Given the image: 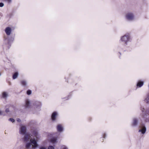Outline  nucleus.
<instances>
[{"instance_id": "f257e3e1", "label": "nucleus", "mask_w": 149, "mask_h": 149, "mask_svg": "<svg viewBox=\"0 0 149 149\" xmlns=\"http://www.w3.org/2000/svg\"><path fill=\"white\" fill-rule=\"evenodd\" d=\"M141 110L143 112V114L141 115L142 118L145 119L146 121H149V119L147 118V116L149 115V110H147L146 111L144 112V111L145 109L143 108H141Z\"/></svg>"}, {"instance_id": "f03ea898", "label": "nucleus", "mask_w": 149, "mask_h": 149, "mask_svg": "<svg viewBox=\"0 0 149 149\" xmlns=\"http://www.w3.org/2000/svg\"><path fill=\"white\" fill-rule=\"evenodd\" d=\"M121 40L127 44V42L130 40V36L129 35H124L121 37Z\"/></svg>"}, {"instance_id": "7ed1b4c3", "label": "nucleus", "mask_w": 149, "mask_h": 149, "mask_svg": "<svg viewBox=\"0 0 149 149\" xmlns=\"http://www.w3.org/2000/svg\"><path fill=\"white\" fill-rule=\"evenodd\" d=\"M126 18L129 20H132L133 19L134 16L132 13H128L126 15Z\"/></svg>"}, {"instance_id": "20e7f679", "label": "nucleus", "mask_w": 149, "mask_h": 149, "mask_svg": "<svg viewBox=\"0 0 149 149\" xmlns=\"http://www.w3.org/2000/svg\"><path fill=\"white\" fill-rule=\"evenodd\" d=\"M26 131V127L24 126H22L21 127L20 129V134H24Z\"/></svg>"}, {"instance_id": "39448f33", "label": "nucleus", "mask_w": 149, "mask_h": 149, "mask_svg": "<svg viewBox=\"0 0 149 149\" xmlns=\"http://www.w3.org/2000/svg\"><path fill=\"white\" fill-rule=\"evenodd\" d=\"M30 141L31 143L33 144L32 145L33 148H35L37 146V142L35 139H30Z\"/></svg>"}, {"instance_id": "423d86ee", "label": "nucleus", "mask_w": 149, "mask_h": 149, "mask_svg": "<svg viewBox=\"0 0 149 149\" xmlns=\"http://www.w3.org/2000/svg\"><path fill=\"white\" fill-rule=\"evenodd\" d=\"M57 115V113L56 112H54L52 113L51 116V118L52 120L54 121L56 120V117Z\"/></svg>"}, {"instance_id": "0eeeda50", "label": "nucleus", "mask_w": 149, "mask_h": 149, "mask_svg": "<svg viewBox=\"0 0 149 149\" xmlns=\"http://www.w3.org/2000/svg\"><path fill=\"white\" fill-rule=\"evenodd\" d=\"M5 31L7 35H10L11 31V29L10 27H7L5 29Z\"/></svg>"}, {"instance_id": "6e6552de", "label": "nucleus", "mask_w": 149, "mask_h": 149, "mask_svg": "<svg viewBox=\"0 0 149 149\" xmlns=\"http://www.w3.org/2000/svg\"><path fill=\"white\" fill-rule=\"evenodd\" d=\"M57 129L58 131L59 132H61L63 131V129L62 125L58 124L57 127Z\"/></svg>"}, {"instance_id": "1a4fd4ad", "label": "nucleus", "mask_w": 149, "mask_h": 149, "mask_svg": "<svg viewBox=\"0 0 149 149\" xmlns=\"http://www.w3.org/2000/svg\"><path fill=\"white\" fill-rule=\"evenodd\" d=\"M30 137V135L28 134H26L24 137V141H28Z\"/></svg>"}, {"instance_id": "9d476101", "label": "nucleus", "mask_w": 149, "mask_h": 149, "mask_svg": "<svg viewBox=\"0 0 149 149\" xmlns=\"http://www.w3.org/2000/svg\"><path fill=\"white\" fill-rule=\"evenodd\" d=\"M143 84V82L141 81H139L137 84V86L139 87H140L142 86Z\"/></svg>"}, {"instance_id": "9b49d317", "label": "nucleus", "mask_w": 149, "mask_h": 149, "mask_svg": "<svg viewBox=\"0 0 149 149\" xmlns=\"http://www.w3.org/2000/svg\"><path fill=\"white\" fill-rule=\"evenodd\" d=\"M137 120L136 118H134L133 120V122L132 123V125L133 126H136L137 125Z\"/></svg>"}, {"instance_id": "f8f14e48", "label": "nucleus", "mask_w": 149, "mask_h": 149, "mask_svg": "<svg viewBox=\"0 0 149 149\" xmlns=\"http://www.w3.org/2000/svg\"><path fill=\"white\" fill-rule=\"evenodd\" d=\"M146 128L145 127H143L141 129L139 130V132H141L143 134L145 133L146 131Z\"/></svg>"}, {"instance_id": "ddd939ff", "label": "nucleus", "mask_w": 149, "mask_h": 149, "mask_svg": "<svg viewBox=\"0 0 149 149\" xmlns=\"http://www.w3.org/2000/svg\"><path fill=\"white\" fill-rule=\"evenodd\" d=\"M33 135L34 136H35L36 137V138L38 139V132L36 131H34L33 132ZM32 136H33V135H31Z\"/></svg>"}, {"instance_id": "4468645a", "label": "nucleus", "mask_w": 149, "mask_h": 149, "mask_svg": "<svg viewBox=\"0 0 149 149\" xmlns=\"http://www.w3.org/2000/svg\"><path fill=\"white\" fill-rule=\"evenodd\" d=\"M56 140V138L55 137H54L50 139V142L52 143H54L57 142Z\"/></svg>"}, {"instance_id": "2eb2a0df", "label": "nucleus", "mask_w": 149, "mask_h": 149, "mask_svg": "<svg viewBox=\"0 0 149 149\" xmlns=\"http://www.w3.org/2000/svg\"><path fill=\"white\" fill-rule=\"evenodd\" d=\"M18 76V73L17 72H15L13 76V79H16Z\"/></svg>"}, {"instance_id": "dca6fc26", "label": "nucleus", "mask_w": 149, "mask_h": 149, "mask_svg": "<svg viewBox=\"0 0 149 149\" xmlns=\"http://www.w3.org/2000/svg\"><path fill=\"white\" fill-rule=\"evenodd\" d=\"M2 97L3 98H5L7 96V94L6 92H3L2 93Z\"/></svg>"}, {"instance_id": "f3484780", "label": "nucleus", "mask_w": 149, "mask_h": 149, "mask_svg": "<svg viewBox=\"0 0 149 149\" xmlns=\"http://www.w3.org/2000/svg\"><path fill=\"white\" fill-rule=\"evenodd\" d=\"M21 83L22 85L24 86H25L26 85V82L25 80H22L21 81Z\"/></svg>"}, {"instance_id": "a211bd4d", "label": "nucleus", "mask_w": 149, "mask_h": 149, "mask_svg": "<svg viewBox=\"0 0 149 149\" xmlns=\"http://www.w3.org/2000/svg\"><path fill=\"white\" fill-rule=\"evenodd\" d=\"M29 102L28 100H26V104L25 105V107H28L29 106Z\"/></svg>"}, {"instance_id": "6ab92c4d", "label": "nucleus", "mask_w": 149, "mask_h": 149, "mask_svg": "<svg viewBox=\"0 0 149 149\" xmlns=\"http://www.w3.org/2000/svg\"><path fill=\"white\" fill-rule=\"evenodd\" d=\"M31 146L30 143H27L26 145V148H29Z\"/></svg>"}, {"instance_id": "aec40b11", "label": "nucleus", "mask_w": 149, "mask_h": 149, "mask_svg": "<svg viewBox=\"0 0 149 149\" xmlns=\"http://www.w3.org/2000/svg\"><path fill=\"white\" fill-rule=\"evenodd\" d=\"M26 93L27 94L29 95L31 94V91L30 90H28L27 91Z\"/></svg>"}, {"instance_id": "412c9836", "label": "nucleus", "mask_w": 149, "mask_h": 149, "mask_svg": "<svg viewBox=\"0 0 149 149\" xmlns=\"http://www.w3.org/2000/svg\"><path fill=\"white\" fill-rule=\"evenodd\" d=\"M48 149H54V148L53 146H51L48 147Z\"/></svg>"}, {"instance_id": "4be33fe9", "label": "nucleus", "mask_w": 149, "mask_h": 149, "mask_svg": "<svg viewBox=\"0 0 149 149\" xmlns=\"http://www.w3.org/2000/svg\"><path fill=\"white\" fill-rule=\"evenodd\" d=\"M9 120L10 121L12 122H14L15 121V120L12 118H10L9 119Z\"/></svg>"}, {"instance_id": "5701e85b", "label": "nucleus", "mask_w": 149, "mask_h": 149, "mask_svg": "<svg viewBox=\"0 0 149 149\" xmlns=\"http://www.w3.org/2000/svg\"><path fill=\"white\" fill-rule=\"evenodd\" d=\"M4 6V4L3 3H0V7H2Z\"/></svg>"}, {"instance_id": "b1692460", "label": "nucleus", "mask_w": 149, "mask_h": 149, "mask_svg": "<svg viewBox=\"0 0 149 149\" xmlns=\"http://www.w3.org/2000/svg\"><path fill=\"white\" fill-rule=\"evenodd\" d=\"M5 111L7 113L9 112V110L8 109H6Z\"/></svg>"}, {"instance_id": "393cba45", "label": "nucleus", "mask_w": 149, "mask_h": 149, "mask_svg": "<svg viewBox=\"0 0 149 149\" xmlns=\"http://www.w3.org/2000/svg\"><path fill=\"white\" fill-rule=\"evenodd\" d=\"M17 122H20L21 121V120H20V119H19V118H17Z\"/></svg>"}, {"instance_id": "a878e982", "label": "nucleus", "mask_w": 149, "mask_h": 149, "mask_svg": "<svg viewBox=\"0 0 149 149\" xmlns=\"http://www.w3.org/2000/svg\"><path fill=\"white\" fill-rule=\"evenodd\" d=\"M40 149H46V148L44 147H41Z\"/></svg>"}, {"instance_id": "bb28decb", "label": "nucleus", "mask_w": 149, "mask_h": 149, "mask_svg": "<svg viewBox=\"0 0 149 149\" xmlns=\"http://www.w3.org/2000/svg\"><path fill=\"white\" fill-rule=\"evenodd\" d=\"M63 149H67V148L66 147H65V146H63Z\"/></svg>"}, {"instance_id": "cd10ccee", "label": "nucleus", "mask_w": 149, "mask_h": 149, "mask_svg": "<svg viewBox=\"0 0 149 149\" xmlns=\"http://www.w3.org/2000/svg\"><path fill=\"white\" fill-rule=\"evenodd\" d=\"M7 1L8 3H10L11 2V0H6Z\"/></svg>"}, {"instance_id": "c85d7f7f", "label": "nucleus", "mask_w": 149, "mask_h": 149, "mask_svg": "<svg viewBox=\"0 0 149 149\" xmlns=\"http://www.w3.org/2000/svg\"><path fill=\"white\" fill-rule=\"evenodd\" d=\"M1 111H0V115L1 114Z\"/></svg>"}]
</instances>
